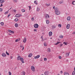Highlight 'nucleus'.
<instances>
[{
    "instance_id": "f257e3e1",
    "label": "nucleus",
    "mask_w": 75,
    "mask_h": 75,
    "mask_svg": "<svg viewBox=\"0 0 75 75\" xmlns=\"http://www.w3.org/2000/svg\"><path fill=\"white\" fill-rule=\"evenodd\" d=\"M55 10L56 11L55 13L57 15H59V14H60V11H59V9H58V8L57 7L55 8Z\"/></svg>"
},
{
    "instance_id": "f03ea898",
    "label": "nucleus",
    "mask_w": 75,
    "mask_h": 75,
    "mask_svg": "<svg viewBox=\"0 0 75 75\" xmlns=\"http://www.w3.org/2000/svg\"><path fill=\"white\" fill-rule=\"evenodd\" d=\"M31 70H32L33 72L35 71V67L34 66H32L31 67Z\"/></svg>"
},
{
    "instance_id": "7ed1b4c3",
    "label": "nucleus",
    "mask_w": 75,
    "mask_h": 75,
    "mask_svg": "<svg viewBox=\"0 0 75 75\" xmlns=\"http://www.w3.org/2000/svg\"><path fill=\"white\" fill-rule=\"evenodd\" d=\"M21 14H16L15 16L16 17H21Z\"/></svg>"
},
{
    "instance_id": "20e7f679",
    "label": "nucleus",
    "mask_w": 75,
    "mask_h": 75,
    "mask_svg": "<svg viewBox=\"0 0 75 75\" xmlns=\"http://www.w3.org/2000/svg\"><path fill=\"white\" fill-rule=\"evenodd\" d=\"M20 60H21V61L22 63H24V59H23V57H21L20 58Z\"/></svg>"
},
{
    "instance_id": "39448f33",
    "label": "nucleus",
    "mask_w": 75,
    "mask_h": 75,
    "mask_svg": "<svg viewBox=\"0 0 75 75\" xmlns=\"http://www.w3.org/2000/svg\"><path fill=\"white\" fill-rule=\"evenodd\" d=\"M34 27L35 28H38V25L37 24H36L34 25Z\"/></svg>"
},
{
    "instance_id": "423d86ee",
    "label": "nucleus",
    "mask_w": 75,
    "mask_h": 75,
    "mask_svg": "<svg viewBox=\"0 0 75 75\" xmlns=\"http://www.w3.org/2000/svg\"><path fill=\"white\" fill-rule=\"evenodd\" d=\"M40 57V55H38L37 56H36L34 58L35 59H38V58H39Z\"/></svg>"
},
{
    "instance_id": "0eeeda50",
    "label": "nucleus",
    "mask_w": 75,
    "mask_h": 75,
    "mask_svg": "<svg viewBox=\"0 0 75 75\" xmlns=\"http://www.w3.org/2000/svg\"><path fill=\"white\" fill-rule=\"evenodd\" d=\"M49 36H51V35H52V32H50L49 33Z\"/></svg>"
},
{
    "instance_id": "6e6552de",
    "label": "nucleus",
    "mask_w": 75,
    "mask_h": 75,
    "mask_svg": "<svg viewBox=\"0 0 75 75\" xmlns=\"http://www.w3.org/2000/svg\"><path fill=\"white\" fill-rule=\"evenodd\" d=\"M8 31V32H9V33H14V31L11 30H9Z\"/></svg>"
},
{
    "instance_id": "1a4fd4ad",
    "label": "nucleus",
    "mask_w": 75,
    "mask_h": 75,
    "mask_svg": "<svg viewBox=\"0 0 75 75\" xmlns=\"http://www.w3.org/2000/svg\"><path fill=\"white\" fill-rule=\"evenodd\" d=\"M2 56L3 57H5L6 56V54L5 53H4L2 54Z\"/></svg>"
},
{
    "instance_id": "9d476101",
    "label": "nucleus",
    "mask_w": 75,
    "mask_h": 75,
    "mask_svg": "<svg viewBox=\"0 0 75 75\" xmlns=\"http://www.w3.org/2000/svg\"><path fill=\"white\" fill-rule=\"evenodd\" d=\"M21 56H19L17 57V60H20V59L21 58Z\"/></svg>"
},
{
    "instance_id": "9b49d317",
    "label": "nucleus",
    "mask_w": 75,
    "mask_h": 75,
    "mask_svg": "<svg viewBox=\"0 0 75 75\" xmlns=\"http://www.w3.org/2000/svg\"><path fill=\"white\" fill-rule=\"evenodd\" d=\"M69 26H70V25L69 24H67V29H69Z\"/></svg>"
},
{
    "instance_id": "f8f14e48",
    "label": "nucleus",
    "mask_w": 75,
    "mask_h": 75,
    "mask_svg": "<svg viewBox=\"0 0 75 75\" xmlns=\"http://www.w3.org/2000/svg\"><path fill=\"white\" fill-rule=\"evenodd\" d=\"M64 75H69V74H68L67 72H64Z\"/></svg>"
},
{
    "instance_id": "ddd939ff",
    "label": "nucleus",
    "mask_w": 75,
    "mask_h": 75,
    "mask_svg": "<svg viewBox=\"0 0 75 75\" xmlns=\"http://www.w3.org/2000/svg\"><path fill=\"white\" fill-rule=\"evenodd\" d=\"M27 41V39H26V38H25L23 40V42H26V41Z\"/></svg>"
},
{
    "instance_id": "4468645a",
    "label": "nucleus",
    "mask_w": 75,
    "mask_h": 75,
    "mask_svg": "<svg viewBox=\"0 0 75 75\" xmlns=\"http://www.w3.org/2000/svg\"><path fill=\"white\" fill-rule=\"evenodd\" d=\"M69 52L68 53H66L65 54V56L67 57H68V56H69Z\"/></svg>"
},
{
    "instance_id": "2eb2a0df",
    "label": "nucleus",
    "mask_w": 75,
    "mask_h": 75,
    "mask_svg": "<svg viewBox=\"0 0 75 75\" xmlns=\"http://www.w3.org/2000/svg\"><path fill=\"white\" fill-rule=\"evenodd\" d=\"M47 17L50 18V16H49V15H48V14H47L46 15V16H45L46 19H47Z\"/></svg>"
},
{
    "instance_id": "dca6fc26",
    "label": "nucleus",
    "mask_w": 75,
    "mask_h": 75,
    "mask_svg": "<svg viewBox=\"0 0 75 75\" xmlns=\"http://www.w3.org/2000/svg\"><path fill=\"white\" fill-rule=\"evenodd\" d=\"M67 20H71V17H68L67 18Z\"/></svg>"
},
{
    "instance_id": "f3484780",
    "label": "nucleus",
    "mask_w": 75,
    "mask_h": 75,
    "mask_svg": "<svg viewBox=\"0 0 75 75\" xmlns=\"http://www.w3.org/2000/svg\"><path fill=\"white\" fill-rule=\"evenodd\" d=\"M4 2V0H0V4L2 3H3Z\"/></svg>"
},
{
    "instance_id": "a211bd4d",
    "label": "nucleus",
    "mask_w": 75,
    "mask_h": 75,
    "mask_svg": "<svg viewBox=\"0 0 75 75\" xmlns=\"http://www.w3.org/2000/svg\"><path fill=\"white\" fill-rule=\"evenodd\" d=\"M32 55H33V54L31 53L29 54L28 55V57H32Z\"/></svg>"
},
{
    "instance_id": "6ab92c4d",
    "label": "nucleus",
    "mask_w": 75,
    "mask_h": 75,
    "mask_svg": "<svg viewBox=\"0 0 75 75\" xmlns=\"http://www.w3.org/2000/svg\"><path fill=\"white\" fill-rule=\"evenodd\" d=\"M20 40V39H17L15 40V42H18V41H19Z\"/></svg>"
},
{
    "instance_id": "aec40b11",
    "label": "nucleus",
    "mask_w": 75,
    "mask_h": 75,
    "mask_svg": "<svg viewBox=\"0 0 75 75\" xmlns=\"http://www.w3.org/2000/svg\"><path fill=\"white\" fill-rule=\"evenodd\" d=\"M14 21H18V20L17 18H16L15 19H14Z\"/></svg>"
},
{
    "instance_id": "412c9836",
    "label": "nucleus",
    "mask_w": 75,
    "mask_h": 75,
    "mask_svg": "<svg viewBox=\"0 0 75 75\" xmlns=\"http://www.w3.org/2000/svg\"><path fill=\"white\" fill-rule=\"evenodd\" d=\"M59 43H61V42H58V41L55 44V45H58V44H59Z\"/></svg>"
},
{
    "instance_id": "4be33fe9",
    "label": "nucleus",
    "mask_w": 75,
    "mask_h": 75,
    "mask_svg": "<svg viewBox=\"0 0 75 75\" xmlns=\"http://www.w3.org/2000/svg\"><path fill=\"white\" fill-rule=\"evenodd\" d=\"M59 43H61V42H58V41L55 44V45H58V44H59Z\"/></svg>"
},
{
    "instance_id": "5701e85b",
    "label": "nucleus",
    "mask_w": 75,
    "mask_h": 75,
    "mask_svg": "<svg viewBox=\"0 0 75 75\" xmlns=\"http://www.w3.org/2000/svg\"><path fill=\"white\" fill-rule=\"evenodd\" d=\"M49 21L48 20H46V22L47 24H49Z\"/></svg>"
},
{
    "instance_id": "b1692460",
    "label": "nucleus",
    "mask_w": 75,
    "mask_h": 75,
    "mask_svg": "<svg viewBox=\"0 0 75 75\" xmlns=\"http://www.w3.org/2000/svg\"><path fill=\"white\" fill-rule=\"evenodd\" d=\"M47 51L48 52H50L51 51V50L50 48L48 49Z\"/></svg>"
},
{
    "instance_id": "393cba45",
    "label": "nucleus",
    "mask_w": 75,
    "mask_h": 75,
    "mask_svg": "<svg viewBox=\"0 0 75 75\" xmlns=\"http://www.w3.org/2000/svg\"><path fill=\"white\" fill-rule=\"evenodd\" d=\"M1 25H2V26H3V25H4V23H3V22H1L0 23Z\"/></svg>"
},
{
    "instance_id": "a878e982",
    "label": "nucleus",
    "mask_w": 75,
    "mask_h": 75,
    "mask_svg": "<svg viewBox=\"0 0 75 75\" xmlns=\"http://www.w3.org/2000/svg\"><path fill=\"white\" fill-rule=\"evenodd\" d=\"M15 26L16 27H18V24L17 23H15Z\"/></svg>"
},
{
    "instance_id": "bb28decb",
    "label": "nucleus",
    "mask_w": 75,
    "mask_h": 75,
    "mask_svg": "<svg viewBox=\"0 0 75 75\" xmlns=\"http://www.w3.org/2000/svg\"><path fill=\"white\" fill-rule=\"evenodd\" d=\"M62 46V44H60L59 45V47H61Z\"/></svg>"
},
{
    "instance_id": "cd10ccee",
    "label": "nucleus",
    "mask_w": 75,
    "mask_h": 75,
    "mask_svg": "<svg viewBox=\"0 0 75 75\" xmlns=\"http://www.w3.org/2000/svg\"><path fill=\"white\" fill-rule=\"evenodd\" d=\"M8 13V10L7 12H5V14H7Z\"/></svg>"
},
{
    "instance_id": "c85d7f7f",
    "label": "nucleus",
    "mask_w": 75,
    "mask_h": 75,
    "mask_svg": "<svg viewBox=\"0 0 75 75\" xmlns=\"http://www.w3.org/2000/svg\"><path fill=\"white\" fill-rule=\"evenodd\" d=\"M40 9L39 8H37V10L38 11H40Z\"/></svg>"
},
{
    "instance_id": "c756f323",
    "label": "nucleus",
    "mask_w": 75,
    "mask_h": 75,
    "mask_svg": "<svg viewBox=\"0 0 75 75\" xmlns=\"http://www.w3.org/2000/svg\"><path fill=\"white\" fill-rule=\"evenodd\" d=\"M58 26H59V28H60V27H61V24H59L58 25Z\"/></svg>"
},
{
    "instance_id": "7c9ffc66",
    "label": "nucleus",
    "mask_w": 75,
    "mask_h": 75,
    "mask_svg": "<svg viewBox=\"0 0 75 75\" xmlns=\"http://www.w3.org/2000/svg\"><path fill=\"white\" fill-rule=\"evenodd\" d=\"M59 38H63V36L62 35H60L59 36Z\"/></svg>"
},
{
    "instance_id": "2f4dec72",
    "label": "nucleus",
    "mask_w": 75,
    "mask_h": 75,
    "mask_svg": "<svg viewBox=\"0 0 75 75\" xmlns=\"http://www.w3.org/2000/svg\"><path fill=\"white\" fill-rule=\"evenodd\" d=\"M13 1H14V3H17V0H13Z\"/></svg>"
},
{
    "instance_id": "473e14b6",
    "label": "nucleus",
    "mask_w": 75,
    "mask_h": 75,
    "mask_svg": "<svg viewBox=\"0 0 75 75\" xmlns=\"http://www.w3.org/2000/svg\"><path fill=\"white\" fill-rule=\"evenodd\" d=\"M22 12H23V13L24 12H25V10L24 9H22Z\"/></svg>"
},
{
    "instance_id": "72a5a7b5",
    "label": "nucleus",
    "mask_w": 75,
    "mask_h": 75,
    "mask_svg": "<svg viewBox=\"0 0 75 75\" xmlns=\"http://www.w3.org/2000/svg\"><path fill=\"white\" fill-rule=\"evenodd\" d=\"M63 1H61L59 2V3L60 4H62V3H63Z\"/></svg>"
},
{
    "instance_id": "f704fd0d",
    "label": "nucleus",
    "mask_w": 75,
    "mask_h": 75,
    "mask_svg": "<svg viewBox=\"0 0 75 75\" xmlns=\"http://www.w3.org/2000/svg\"><path fill=\"white\" fill-rule=\"evenodd\" d=\"M6 54L7 55H9V53H8L7 52V51H6Z\"/></svg>"
},
{
    "instance_id": "c9c22d12",
    "label": "nucleus",
    "mask_w": 75,
    "mask_h": 75,
    "mask_svg": "<svg viewBox=\"0 0 75 75\" xmlns=\"http://www.w3.org/2000/svg\"><path fill=\"white\" fill-rule=\"evenodd\" d=\"M44 61H47V59L46 58H45L44 59Z\"/></svg>"
},
{
    "instance_id": "e433bc0d",
    "label": "nucleus",
    "mask_w": 75,
    "mask_h": 75,
    "mask_svg": "<svg viewBox=\"0 0 75 75\" xmlns=\"http://www.w3.org/2000/svg\"><path fill=\"white\" fill-rule=\"evenodd\" d=\"M56 27L55 26L53 25L52 26V28H55Z\"/></svg>"
},
{
    "instance_id": "4c0bfd02",
    "label": "nucleus",
    "mask_w": 75,
    "mask_h": 75,
    "mask_svg": "<svg viewBox=\"0 0 75 75\" xmlns=\"http://www.w3.org/2000/svg\"><path fill=\"white\" fill-rule=\"evenodd\" d=\"M46 6H47V7H48L49 6H50V4H46Z\"/></svg>"
},
{
    "instance_id": "58836bf2",
    "label": "nucleus",
    "mask_w": 75,
    "mask_h": 75,
    "mask_svg": "<svg viewBox=\"0 0 75 75\" xmlns=\"http://www.w3.org/2000/svg\"><path fill=\"white\" fill-rule=\"evenodd\" d=\"M48 71H46L45 72V74H47H47H48Z\"/></svg>"
},
{
    "instance_id": "ea45409f",
    "label": "nucleus",
    "mask_w": 75,
    "mask_h": 75,
    "mask_svg": "<svg viewBox=\"0 0 75 75\" xmlns=\"http://www.w3.org/2000/svg\"><path fill=\"white\" fill-rule=\"evenodd\" d=\"M8 74L9 75H11V73L10 72V71H9Z\"/></svg>"
},
{
    "instance_id": "a19ab883",
    "label": "nucleus",
    "mask_w": 75,
    "mask_h": 75,
    "mask_svg": "<svg viewBox=\"0 0 75 75\" xmlns=\"http://www.w3.org/2000/svg\"><path fill=\"white\" fill-rule=\"evenodd\" d=\"M63 44H64L65 45H67V42H64Z\"/></svg>"
},
{
    "instance_id": "79ce46f5",
    "label": "nucleus",
    "mask_w": 75,
    "mask_h": 75,
    "mask_svg": "<svg viewBox=\"0 0 75 75\" xmlns=\"http://www.w3.org/2000/svg\"><path fill=\"white\" fill-rule=\"evenodd\" d=\"M3 9L1 8H0V11H2Z\"/></svg>"
},
{
    "instance_id": "37998d69",
    "label": "nucleus",
    "mask_w": 75,
    "mask_h": 75,
    "mask_svg": "<svg viewBox=\"0 0 75 75\" xmlns=\"http://www.w3.org/2000/svg\"><path fill=\"white\" fill-rule=\"evenodd\" d=\"M44 46H45V47H46L47 45L46 44V43H44Z\"/></svg>"
},
{
    "instance_id": "c03bdc74",
    "label": "nucleus",
    "mask_w": 75,
    "mask_h": 75,
    "mask_svg": "<svg viewBox=\"0 0 75 75\" xmlns=\"http://www.w3.org/2000/svg\"><path fill=\"white\" fill-rule=\"evenodd\" d=\"M75 74V71H73V72H72V74H74V75Z\"/></svg>"
},
{
    "instance_id": "a18cd8bd",
    "label": "nucleus",
    "mask_w": 75,
    "mask_h": 75,
    "mask_svg": "<svg viewBox=\"0 0 75 75\" xmlns=\"http://www.w3.org/2000/svg\"><path fill=\"white\" fill-rule=\"evenodd\" d=\"M75 1H73L72 2V4H73V5H75V4H74V2H75Z\"/></svg>"
},
{
    "instance_id": "49530a36",
    "label": "nucleus",
    "mask_w": 75,
    "mask_h": 75,
    "mask_svg": "<svg viewBox=\"0 0 75 75\" xmlns=\"http://www.w3.org/2000/svg\"><path fill=\"white\" fill-rule=\"evenodd\" d=\"M23 75H25V72L23 71Z\"/></svg>"
},
{
    "instance_id": "de8ad7c7",
    "label": "nucleus",
    "mask_w": 75,
    "mask_h": 75,
    "mask_svg": "<svg viewBox=\"0 0 75 75\" xmlns=\"http://www.w3.org/2000/svg\"><path fill=\"white\" fill-rule=\"evenodd\" d=\"M59 59H61V56H59Z\"/></svg>"
},
{
    "instance_id": "09e8293b",
    "label": "nucleus",
    "mask_w": 75,
    "mask_h": 75,
    "mask_svg": "<svg viewBox=\"0 0 75 75\" xmlns=\"http://www.w3.org/2000/svg\"><path fill=\"white\" fill-rule=\"evenodd\" d=\"M34 3H35V4H37V2L36 1H34Z\"/></svg>"
},
{
    "instance_id": "8fccbe9b",
    "label": "nucleus",
    "mask_w": 75,
    "mask_h": 75,
    "mask_svg": "<svg viewBox=\"0 0 75 75\" xmlns=\"http://www.w3.org/2000/svg\"><path fill=\"white\" fill-rule=\"evenodd\" d=\"M31 20L32 21L34 20V18H31Z\"/></svg>"
},
{
    "instance_id": "3c124183",
    "label": "nucleus",
    "mask_w": 75,
    "mask_h": 75,
    "mask_svg": "<svg viewBox=\"0 0 75 75\" xmlns=\"http://www.w3.org/2000/svg\"><path fill=\"white\" fill-rule=\"evenodd\" d=\"M10 58H11V59H12V58H13V57L12 56H11L10 57Z\"/></svg>"
},
{
    "instance_id": "603ef678",
    "label": "nucleus",
    "mask_w": 75,
    "mask_h": 75,
    "mask_svg": "<svg viewBox=\"0 0 75 75\" xmlns=\"http://www.w3.org/2000/svg\"><path fill=\"white\" fill-rule=\"evenodd\" d=\"M2 6H3V4H1V6H0V7H2Z\"/></svg>"
},
{
    "instance_id": "864d4df0",
    "label": "nucleus",
    "mask_w": 75,
    "mask_h": 75,
    "mask_svg": "<svg viewBox=\"0 0 75 75\" xmlns=\"http://www.w3.org/2000/svg\"><path fill=\"white\" fill-rule=\"evenodd\" d=\"M10 14H9L8 15V17H9V16H10Z\"/></svg>"
},
{
    "instance_id": "5fc2aeb1",
    "label": "nucleus",
    "mask_w": 75,
    "mask_h": 75,
    "mask_svg": "<svg viewBox=\"0 0 75 75\" xmlns=\"http://www.w3.org/2000/svg\"><path fill=\"white\" fill-rule=\"evenodd\" d=\"M20 47H21V48H22L23 47V45L21 46V45Z\"/></svg>"
},
{
    "instance_id": "6e6d98bb",
    "label": "nucleus",
    "mask_w": 75,
    "mask_h": 75,
    "mask_svg": "<svg viewBox=\"0 0 75 75\" xmlns=\"http://www.w3.org/2000/svg\"><path fill=\"white\" fill-rule=\"evenodd\" d=\"M75 32H74L73 33V34H75Z\"/></svg>"
},
{
    "instance_id": "4d7b16f0",
    "label": "nucleus",
    "mask_w": 75,
    "mask_h": 75,
    "mask_svg": "<svg viewBox=\"0 0 75 75\" xmlns=\"http://www.w3.org/2000/svg\"><path fill=\"white\" fill-rule=\"evenodd\" d=\"M13 11H14V12H16V11L15 10H13Z\"/></svg>"
},
{
    "instance_id": "13d9d810",
    "label": "nucleus",
    "mask_w": 75,
    "mask_h": 75,
    "mask_svg": "<svg viewBox=\"0 0 75 75\" xmlns=\"http://www.w3.org/2000/svg\"><path fill=\"white\" fill-rule=\"evenodd\" d=\"M34 31H37V30L36 29H35Z\"/></svg>"
},
{
    "instance_id": "bf43d9fd",
    "label": "nucleus",
    "mask_w": 75,
    "mask_h": 75,
    "mask_svg": "<svg viewBox=\"0 0 75 75\" xmlns=\"http://www.w3.org/2000/svg\"><path fill=\"white\" fill-rule=\"evenodd\" d=\"M61 74H62V71H61Z\"/></svg>"
},
{
    "instance_id": "052dcab7",
    "label": "nucleus",
    "mask_w": 75,
    "mask_h": 75,
    "mask_svg": "<svg viewBox=\"0 0 75 75\" xmlns=\"http://www.w3.org/2000/svg\"><path fill=\"white\" fill-rule=\"evenodd\" d=\"M41 38H42V39L43 38V37L42 36L41 37Z\"/></svg>"
},
{
    "instance_id": "680f3d73",
    "label": "nucleus",
    "mask_w": 75,
    "mask_h": 75,
    "mask_svg": "<svg viewBox=\"0 0 75 75\" xmlns=\"http://www.w3.org/2000/svg\"><path fill=\"white\" fill-rule=\"evenodd\" d=\"M53 8V9H54V8H55V6H54Z\"/></svg>"
},
{
    "instance_id": "e2e57ef3",
    "label": "nucleus",
    "mask_w": 75,
    "mask_h": 75,
    "mask_svg": "<svg viewBox=\"0 0 75 75\" xmlns=\"http://www.w3.org/2000/svg\"><path fill=\"white\" fill-rule=\"evenodd\" d=\"M24 47H23V49H22L23 50H24Z\"/></svg>"
},
{
    "instance_id": "0e129e2a",
    "label": "nucleus",
    "mask_w": 75,
    "mask_h": 75,
    "mask_svg": "<svg viewBox=\"0 0 75 75\" xmlns=\"http://www.w3.org/2000/svg\"><path fill=\"white\" fill-rule=\"evenodd\" d=\"M31 7H30V8H29V10H30V9H31Z\"/></svg>"
},
{
    "instance_id": "69168bd1",
    "label": "nucleus",
    "mask_w": 75,
    "mask_h": 75,
    "mask_svg": "<svg viewBox=\"0 0 75 75\" xmlns=\"http://www.w3.org/2000/svg\"><path fill=\"white\" fill-rule=\"evenodd\" d=\"M28 7H29V8H30V7H31V6H28Z\"/></svg>"
},
{
    "instance_id": "338daca9",
    "label": "nucleus",
    "mask_w": 75,
    "mask_h": 75,
    "mask_svg": "<svg viewBox=\"0 0 75 75\" xmlns=\"http://www.w3.org/2000/svg\"><path fill=\"white\" fill-rule=\"evenodd\" d=\"M74 71H75V67L74 68Z\"/></svg>"
},
{
    "instance_id": "774afa93",
    "label": "nucleus",
    "mask_w": 75,
    "mask_h": 75,
    "mask_svg": "<svg viewBox=\"0 0 75 75\" xmlns=\"http://www.w3.org/2000/svg\"><path fill=\"white\" fill-rule=\"evenodd\" d=\"M57 75H59V74H58Z\"/></svg>"
}]
</instances>
